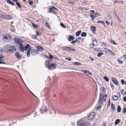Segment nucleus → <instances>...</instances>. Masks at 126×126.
<instances>
[{"label":"nucleus","mask_w":126,"mask_h":126,"mask_svg":"<svg viewBox=\"0 0 126 126\" xmlns=\"http://www.w3.org/2000/svg\"><path fill=\"white\" fill-rule=\"evenodd\" d=\"M5 49L7 52L10 53H13L15 51H16V49L14 46H11L10 45H6L5 46Z\"/></svg>","instance_id":"obj_1"},{"label":"nucleus","mask_w":126,"mask_h":126,"mask_svg":"<svg viewBox=\"0 0 126 126\" xmlns=\"http://www.w3.org/2000/svg\"><path fill=\"white\" fill-rule=\"evenodd\" d=\"M3 52V49L2 48H0V64H5V63L4 62V56L2 54Z\"/></svg>","instance_id":"obj_2"},{"label":"nucleus","mask_w":126,"mask_h":126,"mask_svg":"<svg viewBox=\"0 0 126 126\" xmlns=\"http://www.w3.org/2000/svg\"><path fill=\"white\" fill-rule=\"evenodd\" d=\"M85 121L82 119L78 120L77 123V125L78 126H85Z\"/></svg>","instance_id":"obj_3"},{"label":"nucleus","mask_w":126,"mask_h":126,"mask_svg":"<svg viewBox=\"0 0 126 126\" xmlns=\"http://www.w3.org/2000/svg\"><path fill=\"white\" fill-rule=\"evenodd\" d=\"M95 112H92L90 113L88 116L87 119L88 120H92L95 115Z\"/></svg>","instance_id":"obj_4"},{"label":"nucleus","mask_w":126,"mask_h":126,"mask_svg":"<svg viewBox=\"0 0 126 126\" xmlns=\"http://www.w3.org/2000/svg\"><path fill=\"white\" fill-rule=\"evenodd\" d=\"M14 41L15 43L18 45L21 43L23 42V41L21 39L17 37L14 38Z\"/></svg>","instance_id":"obj_5"},{"label":"nucleus","mask_w":126,"mask_h":126,"mask_svg":"<svg viewBox=\"0 0 126 126\" xmlns=\"http://www.w3.org/2000/svg\"><path fill=\"white\" fill-rule=\"evenodd\" d=\"M56 66V64L52 63L50 64L48 67V68L49 70H52L55 69Z\"/></svg>","instance_id":"obj_6"},{"label":"nucleus","mask_w":126,"mask_h":126,"mask_svg":"<svg viewBox=\"0 0 126 126\" xmlns=\"http://www.w3.org/2000/svg\"><path fill=\"white\" fill-rule=\"evenodd\" d=\"M48 9L49 10L47 12L48 13H52L54 12V10H55L57 11L58 10L57 9V8L53 6H51V7L49 8H48Z\"/></svg>","instance_id":"obj_7"},{"label":"nucleus","mask_w":126,"mask_h":126,"mask_svg":"<svg viewBox=\"0 0 126 126\" xmlns=\"http://www.w3.org/2000/svg\"><path fill=\"white\" fill-rule=\"evenodd\" d=\"M63 50H66L68 51L73 50L75 51V50L74 49L72 48L69 47H63Z\"/></svg>","instance_id":"obj_8"},{"label":"nucleus","mask_w":126,"mask_h":126,"mask_svg":"<svg viewBox=\"0 0 126 126\" xmlns=\"http://www.w3.org/2000/svg\"><path fill=\"white\" fill-rule=\"evenodd\" d=\"M16 57L18 59H20L22 58V55L18 52H16L15 54Z\"/></svg>","instance_id":"obj_9"},{"label":"nucleus","mask_w":126,"mask_h":126,"mask_svg":"<svg viewBox=\"0 0 126 126\" xmlns=\"http://www.w3.org/2000/svg\"><path fill=\"white\" fill-rule=\"evenodd\" d=\"M22 43H21L19 44L20 50L22 52H23L24 51V48L23 45L22 44Z\"/></svg>","instance_id":"obj_10"},{"label":"nucleus","mask_w":126,"mask_h":126,"mask_svg":"<svg viewBox=\"0 0 126 126\" xmlns=\"http://www.w3.org/2000/svg\"><path fill=\"white\" fill-rule=\"evenodd\" d=\"M38 52L39 51L38 50L36 49H33L31 51V54L33 55H35L37 54L38 53Z\"/></svg>","instance_id":"obj_11"},{"label":"nucleus","mask_w":126,"mask_h":126,"mask_svg":"<svg viewBox=\"0 0 126 126\" xmlns=\"http://www.w3.org/2000/svg\"><path fill=\"white\" fill-rule=\"evenodd\" d=\"M93 43L92 44H90L89 45V47L90 48H93V47L94 46H95V44H94V43L95 42L97 43L96 41L95 40H93Z\"/></svg>","instance_id":"obj_12"},{"label":"nucleus","mask_w":126,"mask_h":126,"mask_svg":"<svg viewBox=\"0 0 126 126\" xmlns=\"http://www.w3.org/2000/svg\"><path fill=\"white\" fill-rule=\"evenodd\" d=\"M111 79L113 82L115 84H116L117 85H118L119 82L118 81L116 80L115 78L112 77V78Z\"/></svg>","instance_id":"obj_13"},{"label":"nucleus","mask_w":126,"mask_h":126,"mask_svg":"<svg viewBox=\"0 0 126 126\" xmlns=\"http://www.w3.org/2000/svg\"><path fill=\"white\" fill-rule=\"evenodd\" d=\"M31 48V50L32 49V47H30V45L29 44H27V45L25 46L24 48V50H26L28 49H29Z\"/></svg>","instance_id":"obj_14"},{"label":"nucleus","mask_w":126,"mask_h":126,"mask_svg":"<svg viewBox=\"0 0 126 126\" xmlns=\"http://www.w3.org/2000/svg\"><path fill=\"white\" fill-rule=\"evenodd\" d=\"M81 39V37H79V38H76V40L73 41H72L71 42V43L72 44H75L77 42H79V40H78V39Z\"/></svg>","instance_id":"obj_15"},{"label":"nucleus","mask_w":126,"mask_h":126,"mask_svg":"<svg viewBox=\"0 0 126 126\" xmlns=\"http://www.w3.org/2000/svg\"><path fill=\"white\" fill-rule=\"evenodd\" d=\"M37 50L41 51V52H42L43 50V47L40 46H38L36 47Z\"/></svg>","instance_id":"obj_16"},{"label":"nucleus","mask_w":126,"mask_h":126,"mask_svg":"<svg viewBox=\"0 0 126 126\" xmlns=\"http://www.w3.org/2000/svg\"><path fill=\"white\" fill-rule=\"evenodd\" d=\"M98 103L99 105H101V104H103L104 103L103 99H99L98 101Z\"/></svg>","instance_id":"obj_17"},{"label":"nucleus","mask_w":126,"mask_h":126,"mask_svg":"<svg viewBox=\"0 0 126 126\" xmlns=\"http://www.w3.org/2000/svg\"><path fill=\"white\" fill-rule=\"evenodd\" d=\"M50 64V62L49 61H47L45 64V65L46 68H48V67Z\"/></svg>","instance_id":"obj_18"},{"label":"nucleus","mask_w":126,"mask_h":126,"mask_svg":"<svg viewBox=\"0 0 126 126\" xmlns=\"http://www.w3.org/2000/svg\"><path fill=\"white\" fill-rule=\"evenodd\" d=\"M4 17L6 19L8 20L11 19L12 18L11 16L9 15H6V16H5Z\"/></svg>","instance_id":"obj_19"},{"label":"nucleus","mask_w":126,"mask_h":126,"mask_svg":"<svg viewBox=\"0 0 126 126\" xmlns=\"http://www.w3.org/2000/svg\"><path fill=\"white\" fill-rule=\"evenodd\" d=\"M75 38L72 36H69L68 38V41H70L73 40Z\"/></svg>","instance_id":"obj_20"},{"label":"nucleus","mask_w":126,"mask_h":126,"mask_svg":"<svg viewBox=\"0 0 126 126\" xmlns=\"http://www.w3.org/2000/svg\"><path fill=\"white\" fill-rule=\"evenodd\" d=\"M6 1L7 3L13 6L15 5V3L14 2H11L10 0H7Z\"/></svg>","instance_id":"obj_21"},{"label":"nucleus","mask_w":126,"mask_h":126,"mask_svg":"<svg viewBox=\"0 0 126 126\" xmlns=\"http://www.w3.org/2000/svg\"><path fill=\"white\" fill-rule=\"evenodd\" d=\"M100 90L101 91L104 93L106 92V89L103 86H102L100 88Z\"/></svg>","instance_id":"obj_22"},{"label":"nucleus","mask_w":126,"mask_h":126,"mask_svg":"<svg viewBox=\"0 0 126 126\" xmlns=\"http://www.w3.org/2000/svg\"><path fill=\"white\" fill-rule=\"evenodd\" d=\"M111 109L113 111L115 110V107L114 106V105L112 103H111Z\"/></svg>","instance_id":"obj_23"},{"label":"nucleus","mask_w":126,"mask_h":126,"mask_svg":"<svg viewBox=\"0 0 126 126\" xmlns=\"http://www.w3.org/2000/svg\"><path fill=\"white\" fill-rule=\"evenodd\" d=\"M73 65H76L80 66L81 65V64L80 63L78 62H74L73 63Z\"/></svg>","instance_id":"obj_24"},{"label":"nucleus","mask_w":126,"mask_h":126,"mask_svg":"<svg viewBox=\"0 0 126 126\" xmlns=\"http://www.w3.org/2000/svg\"><path fill=\"white\" fill-rule=\"evenodd\" d=\"M81 32V31L80 30L78 31L76 33V36L77 37L79 36Z\"/></svg>","instance_id":"obj_25"},{"label":"nucleus","mask_w":126,"mask_h":126,"mask_svg":"<svg viewBox=\"0 0 126 126\" xmlns=\"http://www.w3.org/2000/svg\"><path fill=\"white\" fill-rule=\"evenodd\" d=\"M31 50V48H30L29 49H28L27 52V57H29L30 56V51Z\"/></svg>","instance_id":"obj_26"},{"label":"nucleus","mask_w":126,"mask_h":126,"mask_svg":"<svg viewBox=\"0 0 126 126\" xmlns=\"http://www.w3.org/2000/svg\"><path fill=\"white\" fill-rule=\"evenodd\" d=\"M91 29L92 31L93 32H95L96 31V28L95 27L92 26L91 27Z\"/></svg>","instance_id":"obj_27"},{"label":"nucleus","mask_w":126,"mask_h":126,"mask_svg":"<svg viewBox=\"0 0 126 126\" xmlns=\"http://www.w3.org/2000/svg\"><path fill=\"white\" fill-rule=\"evenodd\" d=\"M120 121L119 119H117L115 120V122L114 124L115 125H117L120 123Z\"/></svg>","instance_id":"obj_28"},{"label":"nucleus","mask_w":126,"mask_h":126,"mask_svg":"<svg viewBox=\"0 0 126 126\" xmlns=\"http://www.w3.org/2000/svg\"><path fill=\"white\" fill-rule=\"evenodd\" d=\"M81 36L82 37H85L86 36V33L85 32H82L81 34Z\"/></svg>","instance_id":"obj_29"},{"label":"nucleus","mask_w":126,"mask_h":126,"mask_svg":"<svg viewBox=\"0 0 126 126\" xmlns=\"http://www.w3.org/2000/svg\"><path fill=\"white\" fill-rule=\"evenodd\" d=\"M118 98V96L116 95H114L112 97V99L114 100H117Z\"/></svg>","instance_id":"obj_30"},{"label":"nucleus","mask_w":126,"mask_h":126,"mask_svg":"<svg viewBox=\"0 0 126 126\" xmlns=\"http://www.w3.org/2000/svg\"><path fill=\"white\" fill-rule=\"evenodd\" d=\"M117 110V111L118 112H121V107L119 105H118V106Z\"/></svg>","instance_id":"obj_31"},{"label":"nucleus","mask_w":126,"mask_h":126,"mask_svg":"<svg viewBox=\"0 0 126 126\" xmlns=\"http://www.w3.org/2000/svg\"><path fill=\"white\" fill-rule=\"evenodd\" d=\"M16 4L19 8H22V5H21L20 3L19 2L17 1L16 3Z\"/></svg>","instance_id":"obj_32"},{"label":"nucleus","mask_w":126,"mask_h":126,"mask_svg":"<svg viewBox=\"0 0 126 126\" xmlns=\"http://www.w3.org/2000/svg\"><path fill=\"white\" fill-rule=\"evenodd\" d=\"M104 97V96L103 95V94L100 93V96L99 99H103V98Z\"/></svg>","instance_id":"obj_33"},{"label":"nucleus","mask_w":126,"mask_h":126,"mask_svg":"<svg viewBox=\"0 0 126 126\" xmlns=\"http://www.w3.org/2000/svg\"><path fill=\"white\" fill-rule=\"evenodd\" d=\"M117 61L118 62V63L119 64H122L123 63L122 61L121 60L120 58H118L117 60Z\"/></svg>","instance_id":"obj_34"},{"label":"nucleus","mask_w":126,"mask_h":126,"mask_svg":"<svg viewBox=\"0 0 126 126\" xmlns=\"http://www.w3.org/2000/svg\"><path fill=\"white\" fill-rule=\"evenodd\" d=\"M103 54V53L102 52H99L97 54V56L98 57H100Z\"/></svg>","instance_id":"obj_35"},{"label":"nucleus","mask_w":126,"mask_h":126,"mask_svg":"<svg viewBox=\"0 0 126 126\" xmlns=\"http://www.w3.org/2000/svg\"><path fill=\"white\" fill-rule=\"evenodd\" d=\"M104 79L107 81L108 82L109 81V79L108 77L106 76H104Z\"/></svg>","instance_id":"obj_36"},{"label":"nucleus","mask_w":126,"mask_h":126,"mask_svg":"<svg viewBox=\"0 0 126 126\" xmlns=\"http://www.w3.org/2000/svg\"><path fill=\"white\" fill-rule=\"evenodd\" d=\"M32 26L35 28H36L38 27V26L36 24L33 23H32Z\"/></svg>","instance_id":"obj_37"},{"label":"nucleus","mask_w":126,"mask_h":126,"mask_svg":"<svg viewBox=\"0 0 126 126\" xmlns=\"http://www.w3.org/2000/svg\"><path fill=\"white\" fill-rule=\"evenodd\" d=\"M94 49L96 51H101L99 48H94Z\"/></svg>","instance_id":"obj_38"},{"label":"nucleus","mask_w":126,"mask_h":126,"mask_svg":"<svg viewBox=\"0 0 126 126\" xmlns=\"http://www.w3.org/2000/svg\"><path fill=\"white\" fill-rule=\"evenodd\" d=\"M49 57H48V58L49 59H51L53 58V57L52 56V55L51 54H49Z\"/></svg>","instance_id":"obj_39"},{"label":"nucleus","mask_w":126,"mask_h":126,"mask_svg":"<svg viewBox=\"0 0 126 126\" xmlns=\"http://www.w3.org/2000/svg\"><path fill=\"white\" fill-rule=\"evenodd\" d=\"M90 16L91 18H92L93 20L94 19V15H93V14H91L90 15Z\"/></svg>","instance_id":"obj_40"},{"label":"nucleus","mask_w":126,"mask_h":126,"mask_svg":"<svg viewBox=\"0 0 126 126\" xmlns=\"http://www.w3.org/2000/svg\"><path fill=\"white\" fill-rule=\"evenodd\" d=\"M117 19V20L119 21V22L120 23H121V20L119 18V17H118V16H117L116 17Z\"/></svg>","instance_id":"obj_41"},{"label":"nucleus","mask_w":126,"mask_h":126,"mask_svg":"<svg viewBox=\"0 0 126 126\" xmlns=\"http://www.w3.org/2000/svg\"><path fill=\"white\" fill-rule=\"evenodd\" d=\"M126 112V107H125L124 109V110L122 112V114H124Z\"/></svg>","instance_id":"obj_42"},{"label":"nucleus","mask_w":126,"mask_h":126,"mask_svg":"<svg viewBox=\"0 0 126 126\" xmlns=\"http://www.w3.org/2000/svg\"><path fill=\"white\" fill-rule=\"evenodd\" d=\"M3 40H7L8 39V37L7 36H4V37H3L2 38Z\"/></svg>","instance_id":"obj_43"},{"label":"nucleus","mask_w":126,"mask_h":126,"mask_svg":"<svg viewBox=\"0 0 126 126\" xmlns=\"http://www.w3.org/2000/svg\"><path fill=\"white\" fill-rule=\"evenodd\" d=\"M110 42L112 44L116 45V43L114 42V40H111L110 41Z\"/></svg>","instance_id":"obj_44"},{"label":"nucleus","mask_w":126,"mask_h":126,"mask_svg":"<svg viewBox=\"0 0 126 126\" xmlns=\"http://www.w3.org/2000/svg\"><path fill=\"white\" fill-rule=\"evenodd\" d=\"M86 73H87L89 74L91 76L92 75V73L89 71L87 70Z\"/></svg>","instance_id":"obj_45"},{"label":"nucleus","mask_w":126,"mask_h":126,"mask_svg":"<svg viewBox=\"0 0 126 126\" xmlns=\"http://www.w3.org/2000/svg\"><path fill=\"white\" fill-rule=\"evenodd\" d=\"M0 18H4L5 16H6L5 15H3V14H0Z\"/></svg>","instance_id":"obj_46"},{"label":"nucleus","mask_w":126,"mask_h":126,"mask_svg":"<svg viewBox=\"0 0 126 126\" xmlns=\"http://www.w3.org/2000/svg\"><path fill=\"white\" fill-rule=\"evenodd\" d=\"M46 25L49 28L50 27V25H49V23L48 22H46Z\"/></svg>","instance_id":"obj_47"},{"label":"nucleus","mask_w":126,"mask_h":126,"mask_svg":"<svg viewBox=\"0 0 126 126\" xmlns=\"http://www.w3.org/2000/svg\"><path fill=\"white\" fill-rule=\"evenodd\" d=\"M110 99H109L108 101L107 104V106L108 107L110 105Z\"/></svg>","instance_id":"obj_48"},{"label":"nucleus","mask_w":126,"mask_h":126,"mask_svg":"<svg viewBox=\"0 0 126 126\" xmlns=\"http://www.w3.org/2000/svg\"><path fill=\"white\" fill-rule=\"evenodd\" d=\"M60 25L63 28H66V26L64 25V24L63 23H60Z\"/></svg>","instance_id":"obj_49"},{"label":"nucleus","mask_w":126,"mask_h":126,"mask_svg":"<svg viewBox=\"0 0 126 126\" xmlns=\"http://www.w3.org/2000/svg\"><path fill=\"white\" fill-rule=\"evenodd\" d=\"M33 3V1H31V0H30L29 2V4H30L31 5H32V4Z\"/></svg>","instance_id":"obj_50"},{"label":"nucleus","mask_w":126,"mask_h":126,"mask_svg":"<svg viewBox=\"0 0 126 126\" xmlns=\"http://www.w3.org/2000/svg\"><path fill=\"white\" fill-rule=\"evenodd\" d=\"M121 82L122 85H123L125 83L124 80L123 79H122L121 80Z\"/></svg>","instance_id":"obj_51"},{"label":"nucleus","mask_w":126,"mask_h":126,"mask_svg":"<svg viewBox=\"0 0 126 126\" xmlns=\"http://www.w3.org/2000/svg\"><path fill=\"white\" fill-rule=\"evenodd\" d=\"M65 59L66 60H68L69 61H71L72 60L71 58H65Z\"/></svg>","instance_id":"obj_52"},{"label":"nucleus","mask_w":126,"mask_h":126,"mask_svg":"<svg viewBox=\"0 0 126 126\" xmlns=\"http://www.w3.org/2000/svg\"><path fill=\"white\" fill-rule=\"evenodd\" d=\"M86 126H91V124L90 123H88L86 124Z\"/></svg>","instance_id":"obj_53"},{"label":"nucleus","mask_w":126,"mask_h":126,"mask_svg":"<svg viewBox=\"0 0 126 126\" xmlns=\"http://www.w3.org/2000/svg\"><path fill=\"white\" fill-rule=\"evenodd\" d=\"M87 70H81V71L82 72H84L85 73H86Z\"/></svg>","instance_id":"obj_54"},{"label":"nucleus","mask_w":126,"mask_h":126,"mask_svg":"<svg viewBox=\"0 0 126 126\" xmlns=\"http://www.w3.org/2000/svg\"><path fill=\"white\" fill-rule=\"evenodd\" d=\"M122 58L126 59V53L125 54V55H124L122 56V57H121V58Z\"/></svg>","instance_id":"obj_55"},{"label":"nucleus","mask_w":126,"mask_h":126,"mask_svg":"<svg viewBox=\"0 0 126 126\" xmlns=\"http://www.w3.org/2000/svg\"><path fill=\"white\" fill-rule=\"evenodd\" d=\"M33 38L34 39H36L37 38V36L35 35H34L32 36Z\"/></svg>","instance_id":"obj_56"},{"label":"nucleus","mask_w":126,"mask_h":126,"mask_svg":"<svg viewBox=\"0 0 126 126\" xmlns=\"http://www.w3.org/2000/svg\"><path fill=\"white\" fill-rule=\"evenodd\" d=\"M110 53L111 54H112L113 56H114L115 55V53L112 51Z\"/></svg>","instance_id":"obj_57"},{"label":"nucleus","mask_w":126,"mask_h":126,"mask_svg":"<svg viewBox=\"0 0 126 126\" xmlns=\"http://www.w3.org/2000/svg\"><path fill=\"white\" fill-rule=\"evenodd\" d=\"M36 35L37 36H39V35H40V34L38 32H36Z\"/></svg>","instance_id":"obj_58"},{"label":"nucleus","mask_w":126,"mask_h":126,"mask_svg":"<svg viewBox=\"0 0 126 126\" xmlns=\"http://www.w3.org/2000/svg\"><path fill=\"white\" fill-rule=\"evenodd\" d=\"M108 15V17L109 18H112V17L111 16L110 14H108L107 15Z\"/></svg>","instance_id":"obj_59"},{"label":"nucleus","mask_w":126,"mask_h":126,"mask_svg":"<svg viewBox=\"0 0 126 126\" xmlns=\"http://www.w3.org/2000/svg\"><path fill=\"white\" fill-rule=\"evenodd\" d=\"M123 100L125 102H126V97L124 96L123 98Z\"/></svg>","instance_id":"obj_60"},{"label":"nucleus","mask_w":126,"mask_h":126,"mask_svg":"<svg viewBox=\"0 0 126 126\" xmlns=\"http://www.w3.org/2000/svg\"><path fill=\"white\" fill-rule=\"evenodd\" d=\"M110 85L111 87L112 88V89H114V87L113 85L112 84H110Z\"/></svg>","instance_id":"obj_61"},{"label":"nucleus","mask_w":126,"mask_h":126,"mask_svg":"<svg viewBox=\"0 0 126 126\" xmlns=\"http://www.w3.org/2000/svg\"><path fill=\"white\" fill-rule=\"evenodd\" d=\"M105 22L107 25H109L110 24V23L108 21L106 20L105 21Z\"/></svg>","instance_id":"obj_62"},{"label":"nucleus","mask_w":126,"mask_h":126,"mask_svg":"<svg viewBox=\"0 0 126 126\" xmlns=\"http://www.w3.org/2000/svg\"><path fill=\"white\" fill-rule=\"evenodd\" d=\"M102 47L105 49H106V48H107V47H106V46L104 44L103 46H102Z\"/></svg>","instance_id":"obj_63"},{"label":"nucleus","mask_w":126,"mask_h":126,"mask_svg":"<svg viewBox=\"0 0 126 126\" xmlns=\"http://www.w3.org/2000/svg\"><path fill=\"white\" fill-rule=\"evenodd\" d=\"M44 58H48V57L46 55H45V54H44Z\"/></svg>","instance_id":"obj_64"}]
</instances>
